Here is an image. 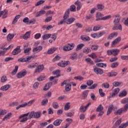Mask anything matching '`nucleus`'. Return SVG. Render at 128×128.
Segmentation results:
<instances>
[{
  "label": "nucleus",
  "mask_w": 128,
  "mask_h": 128,
  "mask_svg": "<svg viewBox=\"0 0 128 128\" xmlns=\"http://www.w3.org/2000/svg\"><path fill=\"white\" fill-rule=\"evenodd\" d=\"M120 18L118 16V15L116 16V18L114 20V26L112 28L113 30H122V26L120 24Z\"/></svg>",
  "instance_id": "nucleus-3"
},
{
  "label": "nucleus",
  "mask_w": 128,
  "mask_h": 128,
  "mask_svg": "<svg viewBox=\"0 0 128 128\" xmlns=\"http://www.w3.org/2000/svg\"><path fill=\"white\" fill-rule=\"evenodd\" d=\"M90 48L92 50H98V46L92 45Z\"/></svg>",
  "instance_id": "nucleus-55"
},
{
  "label": "nucleus",
  "mask_w": 128,
  "mask_h": 128,
  "mask_svg": "<svg viewBox=\"0 0 128 128\" xmlns=\"http://www.w3.org/2000/svg\"><path fill=\"white\" fill-rule=\"evenodd\" d=\"M102 86L104 87V88H110V84L108 82L103 83L102 84Z\"/></svg>",
  "instance_id": "nucleus-53"
},
{
  "label": "nucleus",
  "mask_w": 128,
  "mask_h": 128,
  "mask_svg": "<svg viewBox=\"0 0 128 128\" xmlns=\"http://www.w3.org/2000/svg\"><path fill=\"white\" fill-rule=\"evenodd\" d=\"M74 4L77 6V10H80L82 8V2H80L79 0H77L76 2H74Z\"/></svg>",
  "instance_id": "nucleus-21"
},
{
  "label": "nucleus",
  "mask_w": 128,
  "mask_h": 128,
  "mask_svg": "<svg viewBox=\"0 0 128 128\" xmlns=\"http://www.w3.org/2000/svg\"><path fill=\"white\" fill-rule=\"evenodd\" d=\"M68 64H70V62L69 60L67 61H64L62 60L61 62H58V66H60V68H66L67 66H68Z\"/></svg>",
  "instance_id": "nucleus-8"
},
{
  "label": "nucleus",
  "mask_w": 128,
  "mask_h": 128,
  "mask_svg": "<svg viewBox=\"0 0 128 128\" xmlns=\"http://www.w3.org/2000/svg\"><path fill=\"white\" fill-rule=\"evenodd\" d=\"M94 70L96 74H104V70L102 69L96 67L94 69Z\"/></svg>",
  "instance_id": "nucleus-14"
},
{
  "label": "nucleus",
  "mask_w": 128,
  "mask_h": 128,
  "mask_svg": "<svg viewBox=\"0 0 128 128\" xmlns=\"http://www.w3.org/2000/svg\"><path fill=\"white\" fill-rule=\"evenodd\" d=\"M122 104H125L124 106V108L126 107V110H128V99L126 98L121 100Z\"/></svg>",
  "instance_id": "nucleus-18"
},
{
  "label": "nucleus",
  "mask_w": 128,
  "mask_h": 128,
  "mask_svg": "<svg viewBox=\"0 0 128 128\" xmlns=\"http://www.w3.org/2000/svg\"><path fill=\"white\" fill-rule=\"evenodd\" d=\"M120 53V50L118 49H113V56H116L117 54Z\"/></svg>",
  "instance_id": "nucleus-43"
},
{
  "label": "nucleus",
  "mask_w": 128,
  "mask_h": 128,
  "mask_svg": "<svg viewBox=\"0 0 128 128\" xmlns=\"http://www.w3.org/2000/svg\"><path fill=\"white\" fill-rule=\"evenodd\" d=\"M86 61L88 64H94V62L92 61L90 58H86Z\"/></svg>",
  "instance_id": "nucleus-60"
},
{
  "label": "nucleus",
  "mask_w": 128,
  "mask_h": 128,
  "mask_svg": "<svg viewBox=\"0 0 128 128\" xmlns=\"http://www.w3.org/2000/svg\"><path fill=\"white\" fill-rule=\"evenodd\" d=\"M61 58H62L60 57V56L57 55L52 59V62H58V60H60Z\"/></svg>",
  "instance_id": "nucleus-45"
},
{
  "label": "nucleus",
  "mask_w": 128,
  "mask_h": 128,
  "mask_svg": "<svg viewBox=\"0 0 128 128\" xmlns=\"http://www.w3.org/2000/svg\"><path fill=\"white\" fill-rule=\"evenodd\" d=\"M46 78L44 76H41L38 78H37V80L38 82H42V80H46Z\"/></svg>",
  "instance_id": "nucleus-51"
},
{
  "label": "nucleus",
  "mask_w": 128,
  "mask_h": 128,
  "mask_svg": "<svg viewBox=\"0 0 128 128\" xmlns=\"http://www.w3.org/2000/svg\"><path fill=\"white\" fill-rule=\"evenodd\" d=\"M74 80H84V78L82 76H77L74 78Z\"/></svg>",
  "instance_id": "nucleus-63"
},
{
  "label": "nucleus",
  "mask_w": 128,
  "mask_h": 128,
  "mask_svg": "<svg viewBox=\"0 0 128 128\" xmlns=\"http://www.w3.org/2000/svg\"><path fill=\"white\" fill-rule=\"evenodd\" d=\"M28 116V119L29 120H31L32 118H40L42 116V112H40V111L36 112L32 111L29 113L20 115L19 116V118H24V116Z\"/></svg>",
  "instance_id": "nucleus-2"
},
{
  "label": "nucleus",
  "mask_w": 128,
  "mask_h": 128,
  "mask_svg": "<svg viewBox=\"0 0 128 128\" xmlns=\"http://www.w3.org/2000/svg\"><path fill=\"white\" fill-rule=\"evenodd\" d=\"M88 90H84L82 93V98L83 100H86V98H88Z\"/></svg>",
  "instance_id": "nucleus-27"
},
{
  "label": "nucleus",
  "mask_w": 128,
  "mask_h": 128,
  "mask_svg": "<svg viewBox=\"0 0 128 128\" xmlns=\"http://www.w3.org/2000/svg\"><path fill=\"white\" fill-rule=\"evenodd\" d=\"M84 46V44H78L76 46V50H82V48Z\"/></svg>",
  "instance_id": "nucleus-34"
},
{
  "label": "nucleus",
  "mask_w": 128,
  "mask_h": 128,
  "mask_svg": "<svg viewBox=\"0 0 128 128\" xmlns=\"http://www.w3.org/2000/svg\"><path fill=\"white\" fill-rule=\"evenodd\" d=\"M2 18H6L8 16V10H4L2 11H0V18L2 16Z\"/></svg>",
  "instance_id": "nucleus-15"
},
{
  "label": "nucleus",
  "mask_w": 128,
  "mask_h": 128,
  "mask_svg": "<svg viewBox=\"0 0 128 128\" xmlns=\"http://www.w3.org/2000/svg\"><path fill=\"white\" fill-rule=\"evenodd\" d=\"M14 38V34H9L6 36V40H8V42H12V40Z\"/></svg>",
  "instance_id": "nucleus-25"
},
{
  "label": "nucleus",
  "mask_w": 128,
  "mask_h": 128,
  "mask_svg": "<svg viewBox=\"0 0 128 128\" xmlns=\"http://www.w3.org/2000/svg\"><path fill=\"white\" fill-rule=\"evenodd\" d=\"M122 124V118H120L119 120H117L115 124L113 125L112 128H117L118 127V126Z\"/></svg>",
  "instance_id": "nucleus-20"
},
{
  "label": "nucleus",
  "mask_w": 128,
  "mask_h": 128,
  "mask_svg": "<svg viewBox=\"0 0 128 128\" xmlns=\"http://www.w3.org/2000/svg\"><path fill=\"white\" fill-rule=\"evenodd\" d=\"M118 32H114L113 33H112L110 34L108 37V40H112L114 38V36H118Z\"/></svg>",
  "instance_id": "nucleus-22"
},
{
  "label": "nucleus",
  "mask_w": 128,
  "mask_h": 128,
  "mask_svg": "<svg viewBox=\"0 0 128 128\" xmlns=\"http://www.w3.org/2000/svg\"><path fill=\"white\" fill-rule=\"evenodd\" d=\"M20 18V15H16L12 22V24H14L18 22Z\"/></svg>",
  "instance_id": "nucleus-32"
},
{
  "label": "nucleus",
  "mask_w": 128,
  "mask_h": 128,
  "mask_svg": "<svg viewBox=\"0 0 128 128\" xmlns=\"http://www.w3.org/2000/svg\"><path fill=\"white\" fill-rule=\"evenodd\" d=\"M4 114H6V110H0V118L2 116H4Z\"/></svg>",
  "instance_id": "nucleus-62"
},
{
  "label": "nucleus",
  "mask_w": 128,
  "mask_h": 128,
  "mask_svg": "<svg viewBox=\"0 0 128 128\" xmlns=\"http://www.w3.org/2000/svg\"><path fill=\"white\" fill-rule=\"evenodd\" d=\"M44 64H41L36 66V68L34 70L35 74L40 73L41 72H42V70H44Z\"/></svg>",
  "instance_id": "nucleus-10"
},
{
  "label": "nucleus",
  "mask_w": 128,
  "mask_h": 128,
  "mask_svg": "<svg viewBox=\"0 0 128 128\" xmlns=\"http://www.w3.org/2000/svg\"><path fill=\"white\" fill-rule=\"evenodd\" d=\"M10 88V86L9 84H8L2 86L0 90H2L3 92H6L8 90V88Z\"/></svg>",
  "instance_id": "nucleus-24"
},
{
  "label": "nucleus",
  "mask_w": 128,
  "mask_h": 128,
  "mask_svg": "<svg viewBox=\"0 0 128 128\" xmlns=\"http://www.w3.org/2000/svg\"><path fill=\"white\" fill-rule=\"evenodd\" d=\"M63 50H64V52H68L70 50V46H68V44L64 46Z\"/></svg>",
  "instance_id": "nucleus-44"
},
{
  "label": "nucleus",
  "mask_w": 128,
  "mask_h": 128,
  "mask_svg": "<svg viewBox=\"0 0 128 128\" xmlns=\"http://www.w3.org/2000/svg\"><path fill=\"white\" fill-rule=\"evenodd\" d=\"M56 50V48H52L48 50V54H54V52Z\"/></svg>",
  "instance_id": "nucleus-30"
},
{
  "label": "nucleus",
  "mask_w": 128,
  "mask_h": 128,
  "mask_svg": "<svg viewBox=\"0 0 128 128\" xmlns=\"http://www.w3.org/2000/svg\"><path fill=\"white\" fill-rule=\"evenodd\" d=\"M34 100H31L28 102H25L22 104L20 105L19 106H18L16 108V110H20V108H26V106H32V104H34Z\"/></svg>",
  "instance_id": "nucleus-5"
},
{
  "label": "nucleus",
  "mask_w": 128,
  "mask_h": 128,
  "mask_svg": "<svg viewBox=\"0 0 128 128\" xmlns=\"http://www.w3.org/2000/svg\"><path fill=\"white\" fill-rule=\"evenodd\" d=\"M128 112V110H126V107H124V108H120L118 110L114 112V114L115 116H120V114H122L124 112Z\"/></svg>",
  "instance_id": "nucleus-6"
},
{
  "label": "nucleus",
  "mask_w": 128,
  "mask_h": 128,
  "mask_svg": "<svg viewBox=\"0 0 128 128\" xmlns=\"http://www.w3.org/2000/svg\"><path fill=\"white\" fill-rule=\"evenodd\" d=\"M46 14V12L44 10H41L39 12H38L36 14V18H38V16H42V14Z\"/></svg>",
  "instance_id": "nucleus-31"
},
{
  "label": "nucleus",
  "mask_w": 128,
  "mask_h": 128,
  "mask_svg": "<svg viewBox=\"0 0 128 128\" xmlns=\"http://www.w3.org/2000/svg\"><path fill=\"white\" fill-rule=\"evenodd\" d=\"M26 74H28V72L26 70H24L22 71L18 72L16 74V77L18 78H24L25 76H26Z\"/></svg>",
  "instance_id": "nucleus-9"
},
{
  "label": "nucleus",
  "mask_w": 128,
  "mask_h": 128,
  "mask_svg": "<svg viewBox=\"0 0 128 128\" xmlns=\"http://www.w3.org/2000/svg\"><path fill=\"white\" fill-rule=\"evenodd\" d=\"M96 86H98V84H94L91 86L89 87L88 88L89 90H94V88H96Z\"/></svg>",
  "instance_id": "nucleus-64"
},
{
  "label": "nucleus",
  "mask_w": 128,
  "mask_h": 128,
  "mask_svg": "<svg viewBox=\"0 0 128 128\" xmlns=\"http://www.w3.org/2000/svg\"><path fill=\"white\" fill-rule=\"evenodd\" d=\"M96 8L99 10H102L104 8V6L102 4H98L96 6Z\"/></svg>",
  "instance_id": "nucleus-46"
},
{
  "label": "nucleus",
  "mask_w": 128,
  "mask_h": 128,
  "mask_svg": "<svg viewBox=\"0 0 128 128\" xmlns=\"http://www.w3.org/2000/svg\"><path fill=\"white\" fill-rule=\"evenodd\" d=\"M86 84L88 86H92V84H94V81L92 80H89L87 81Z\"/></svg>",
  "instance_id": "nucleus-56"
},
{
  "label": "nucleus",
  "mask_w": 128,
  "mask_h": 128,
  "mask_svg": "<svg viewBox=\"0 0 128 128\" xmlns=\"http://www.w3.org/2000/svg\"><path fill=\"white\" fill-rule=\"evenodd\" d=\"M126 94H127L126 91H122L119 94L118 96H120V98H122L124 96H126Z\"/></svg>",
  "instance_id": "nucleus-39"
},
{
  "label": "nucleus",
  "mask_w": 128,
  "mask_h": 128,
  "mask_svg": "<svg viewBox=\"0 0 128 128\" xmlns=\"http://www.w3.org/2000/svg\"><path fill=\"white\" fill-rule=\"evenodd\" d=\"M96 66L98 68H104H104H106V64L104 63H97Z\"/></svg>",
  "instance_id": "nucleus-35"
},
{
  "label": "nucleus",
  "mask_w": 128,
  "mask_h": 128,
  "mask_svg": "<svg viewBox=\"0 0 128 128\" xmlns=\"http://www.w3.org/2000/svg\"><path fill=\"white\" fill-rule=\"evenodd\" d=\"M42 46L35 47L32 50V52H34V54L40 52H42Z\"/></svg>",
  "instance_id": "nucleus-12"
},
{
  "label": "nucleus",
  "mask_w": 128,
  "mask_h": 128,
  "mask_svg": "<svg viewBox=\"0 0 128 128\" xmlns=\"http://www.w3.org/2000/svg\"><path fill=\"white\" fill-rule=\"evenodd\" d=\"M122 84V82H114L112 83V84L114 86H120V84Z\"/></svg>",
  "instance_id": "nucleus-49"
},
{
  "label": "nucleus",
  "mask_w": 128,
  "mask_h": 128,
  "mask_svg": "<svg viewBox=\"0 0 128 128\" xmlns=\"http://www.w3.org/2000/svg\"><path fill=\"white\" fill-rule=\"evenodd\" d=\"M96 22L98 20H110V18H111L112 16L110 15H108L106 16H104V14L102 13H100V12H97L96 13Z\"/></svg>",
  "instance_id": "nucleus-4"
},
{
  "label": "nucleus",
  "mask_w": 128,
  "mask_h": 128,
  "mask_svg": "<svg viewBox=\"0 0 128 128\" xmlns=\"http://www.w3.org/2000/svg\"><path fill=\"white\" fill-rule=\"evenodd\" d=\"M22 52V50H20V46H18L12 52V54L13 56H16V54H18L20 52Z\"/></svg>",
  "instance_id": "nucleus-11"
},
{
  "label": "nucleus",
  "mask_w": 128,
  "mask_h": 128,
  "mask_svg": "<svg viewBox=\"0 0 128 128\" xmlns=\"http://www.w3.org/2000/svg\"><path fill=\"white\" fill-rule=\"evenodd\" d=\"M52 74H56V76H50L49 78V80H50V82H52V80H54V78H60V71L59 70H56L55 71H53Z\"/></svg>",
  "instance_id": "nucleus-7"
},
{
  "label": "nucleus",
  "mask_w": 128,
  "mask_h": 128,
  "mask_svg": "<svg viewBox=\"0 0 128 128\" xmlns=\"http://www.w3.org/2000/svg\"><path fill=\"white\" fill-rule=\"evenodd\" d=\"M128 126V121L125 124H122L119 126L118 128H126Z\"/></svg>",
  "instance_id": "nucleus-52"
},
{
  "label": "nucleus",
  "mask_w": 128,
  "mask_h": 128,
  "mask_svg": "<svg viewBox=\"0 0 128 128\" xmlns=\"http://www.w3.org/2000/svg\"><path fill=\"white\" fill-rule=\"evenodd\" d=\"M76 6L72 5L70 6V8L66 10L64 15L63 20H62L58 24V26L60 24H72L76 20V18H70V12H76Z\"/></svg>",
  "instance_id": "nucleus-1"
},
{
  "label": "nucleus",
  "mask_w": 128,
  "mask_h": 128,
  "mask_svg": "<svg viewBox=\"0 0 128 128\" xmlns=\"http://www.w3.org/2000/svg\"><path fill=\"white\" fill-rule=\"evenodd\" d=\"M48 98H46L42 100L41 104L42 106H46V104H48Z\"/></svg>",
  "instance_id": "nucleus-40"
},
{
  "label": "nucleus",
  "mask_w": 128,
  "mask_h": 128,
  "mask_svg": "<svg viewBox=\"0 0 128 128\" xmlns=\"http://www.w3.org/2000/svg\"><path fill=\"white\" fill-rule=\"evenodd\" d=\"M52 36V34H46L42 36V38L44 40H48V38H50Z\"/></svg>",
  "instance_id": "nucleus-42"
},
{
  "label": "nucleus",
  "mask_w": 128,
  "mask_h": 128,
  "mask_svg": "<svg viewBox=\"0 0 128 128\" xmlns=\"http://www.w3.org/2000/svg\"><path fill=\"white\" fill-rule=\"evenodd\" d=\"M120 88H116L113 90V92H112V94L111 95L112 98H114L115 96L120 92Z\"/></svg>",
  "instance_id": "nucleus-19"
},
{
  "label": "nucleus",
  "mask_w": 128,
  "mask_h": 128,
  "mask_svg": "<svg viewBox=\"0 0 128 128\" xmlns=\"http://www.w3.org/2000/svg\"><path fill=\"white\" fill-rule=\"evenodd\" d=\"M12 112H10L6 115L2 119V120H8L12 116Z\"/></svg>",
  "instance_id": "nucleus-36"
},
{
  "label": "nucleus",
  "mask_w": 128,
  "mask_h": 128,
  "mask_svg": "<svg viewBox=\"0 0 128 128\" xmlns=\"http://www.w3.org/2000/svg\"><path fill=\"white\" fill-rule=\"evenodd\" d=\"M72 90V84H68L65 86V90L66 92H70Z\"/></svg>",
  "instance_id": "nucleus-33"
},
{
  "label": "nucleus",
  "mask_w": 128,
  "mask_h": 128,
  "mask_svg": "<svg viewBox=\"0 0 128 128\" xmlns=\"http://www.w3.org/2000/svg\"><path fill=\"white\" fill-rule=\"evenodd\" d=\"M44 2V0H40L37 2V3L35 4L36 6H40V4H42Z\"/></svg>",
  "instance_id": "nucleus-59"
},
{
  "label": "nucleus",
  "mask_w": 128,
  "mask_h": 128,
  "mask_svg": "<svg viewBox=\"0 0 128 128\" xmlns=\"http://www.w3.org/2000/svg\"><path fill=\"white\" fill-rule=\"evenodd\" d=\"M112 110H114V105L112 104L109 106L106 112V116H110L112 113Z\"/></svg>",
  "instance_id": "nucleus-23"
},
{
  "label": "nucleus",
  "mask_w": 128,
  "mask_h": 128,
  "mask_svg": "<svg viewBox=\"0 0 128 128\" xmlns=\"http://www.w3.org/2000/svg\"><path fill=\"white\" fill-rule=\"evenodd\" d=\"M83 52L84 54H88V52H90V49L88 48H84L83 50Z\"/></svg>",
  "instance_id": "nucleus-57"
},
{
  "label": "nucleus",
  "mask_w": 128,
  "mask_h": 128,
  "mask_svg": "<svg viewBox=\"0 0 128 128\" xmlns=\"http://www.w3.org/2000/svg\"><path fill=\"white\" fill-rule=\"evenodd\" d=\"M118 62H114L111 64V68H116L118 66Z\"/></svg>",
  "instance_id": "nucleus-47"
},
{
  "label": "nucleus",
  "mask_w": 128,
  "mask_h": 128,
  "mask_svg": "<svg viewBox=\"0 0 128 128\" xmlns=\"http://www.w3.org/2000/svg\"><path fill=\"white\" fill-rule=\"evenodd\" d=\"M8 80V77L6 76H4L1 78V82H6Z\"/></svg>",
  "instance_id": "nucleus-48"
},
{
  "label": "nucleus",
  "mask_w": 128,
  "mask_h": 128,
  "mask_svg": "<svg viewBox=\"0 0 128 128\" xmlns=\"http://www.w3.org/2000/svg\"><path fill=\"white\" fill-rule=\"evenodd\" d=\"M90 96V98L92 100H96V97L94 95V94L91 93Z\"/></svg>",
  "instance_id": "nucleus-61"
},
{
  "label": "nucleus",
  "mask_w": 128,
  "mask_h": 128,
  "mask_svg": "<svg viewBox=\"0 0 128 128\" xmlns=\"http://www.w3.org/2000/svg\"><path fill=\"white\" fill-rule=\"evenodd\" d=\"M38 86H40V83H38V82H36L34 84H33V88L34 90H36V88H38Z\"/></svg>",
  "instance_id": "nucleus-58"
},
{
  "label": "nucleus",
  "mask_w": 128,
  "mask_h": 128,
  "mask_svg": "<svg viewBox=\"0 0 128 128\" xmlns=\"http://www.w3.org/2000/svg\"><path fill=\"white\" fill-rule=\"evenodd\" d=\"M120 40H122V38L118 36V38H117L113 42H112V47L114 48V46H116V44H118V42H120Z\"/></svg>",
  "instance_id": "nucleus-13"
},
{
  "label": "nucleus",
  "mask_w": 128,
  "mask_h": 128,
  "mask_svg": "<svg viewBox=\"0 0 128 128\" xmlns=\"http://www.w3.org/2000/svg\"><path fill=\"white\" fill-rule=\"evenodd\" d=\"M70 108V102H67L64 106V110H68V109Z\"/></svg>",
  "instance_id": "nucleus-54"
},
{
  "label": "nucleus",
  "mask_w": 128,
  "mask_h": 128,
  "mask_svg": "<svg viewBox=\"0 0 128 128\" xmlns=\"http://www.w3.org/2000/svg\"><path fill=\"white\" fill-rule=\"evenodd\" d=\"M118 76V73L116 72H110L108 74V76Z\"/></svg>",
  "instance_id": "nucleus-41"
},
{
  "label": "nucleus",
  "mask_w": 128,
  "mask_h": 128,
  "mask_svg": "<svg viewBox=\"0 0 128 128\" xmlns=\"http://www.w3.org/2000/svg\"><path fill=\"white\" fill-rule=\"evenodd\" d=\"M52 106H53L54 108L56 109V108H58L59 106H58V104L57 102H53L52 104Z\"/></svg>",
  "instance_id": "nucleus-50"
},
{
  "label": "nucleus",
  "mask_w": 128,
  "mask_h": 128,
  "mask_svg": "<svg viewBox=\"0 0 128 128\" xmlns=\"http://www.w3.org/2000/svg\"><path fill=\"white\" fill-rule=\"evenodd\" d=\"M30 36V31L27 32L22 38L24 40H28Z\"/></svg>",
  "instance_id": "nucleus-29"
},
{
  "label": "nucleus",
  "mask_w": 128,
  "mask_h": 128,
  "mask_svg": "<svg viewBox=\"0 0 128 128\" xmlns=\"http://www.w3.org/2000/svg\"><path fill=\"white\" fill-rule=\"evenodd\" d=\"M62 122V119H57L53 123L54 126H60V124Z\"/></svg>",
  "instance_id": "nucleus-17"
},
{
  "label": "nucleus",
  "mask_w": 128,
  "mask_h": 128,
  "mask_svg": "<svg viewBox=\"0 0 128 128\" xmlns=\"http://www.w3.org/2000/svg\"><path fill=\"white\" fill-rule=\"evenodd\" d=\"M104 110V107L102 106V104H100V106H98V108H96V111L97 112H102Z\"/></svg>",
  "instance_id": "nucleus-37"
},
{
  "label": "nucleus",
  "mask_w": 128,
  "mask_h": 128,
  "mask_svg": "<svg viewBox=\"0 0 128 128\" xmlns=\"http://www.w3.org/2000/svg\"><path fill=\"white\" fill-rule=\"evenodd\" d=\"M86 110L87 109L86 108L85 106H81L79 109V110L80 112H86Z\"/></svg>",
  "instance_id": "nucleus-38"
},
{
  "label": "nucleus",
  "mask_w": 128,
  "mask_h": 128,
  "mask_svg": "<svg viewBox=\"0 0 128 128\" xmlns=\"http://www.w3.org/2000/svg\"><path fill=\"white\" fill-rule=\"evenodd\" d=\"M80 38L82 40H84V42H89V40H90V37L84 35L80 36Z\"/></svg>",
  "instance_id": "nucleus-26"
},
{
  "label": "nucleus",
  "mask_w": 128,
  "mask_h": 128,
  "mask_svg": "<svg viewBox=\"0 0 128 128\" xmlns=\"http://www.w3.org/2000/svg\"><path fill=\"white\" fill-rule=\"evenodd\" d=\"M10 46L7 48H3V50L2 51H0V56H4V54H6V50H10Z\"/></svg>",
  "instance_id": "nucleus-28"
},
{
  "label": "nucleus",
  "mask_w": 128,
  "mask_h": 128,
  "mask_svg": "<svg viewBox=\"0 0 128 128\" xmlns=\"http://www.w3.org/2000/svg\"><path fill=\"white\" fill-rule=\"evenodd\" d=\"M52 86V82H48L45 84L43 90L45 92L46 90H48L50 88V86Z\"/></svg>",
  "instance_id": "nucleus-16"
}]
</instances>
